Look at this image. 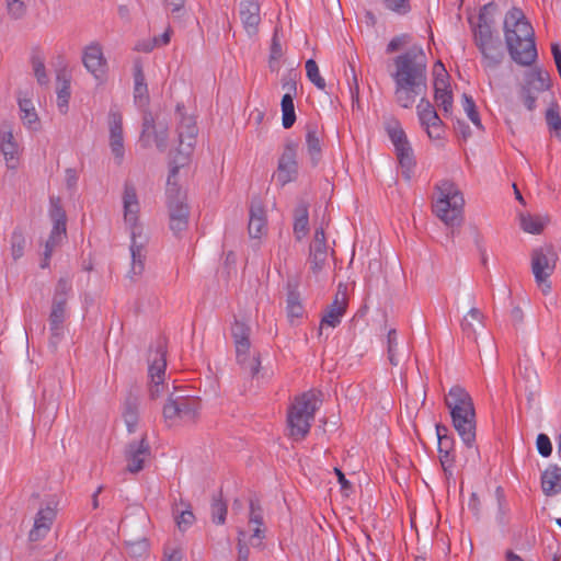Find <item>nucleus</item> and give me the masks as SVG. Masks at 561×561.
Returning a JSON list of instances; mask_svg holds the SVG:
<instances>
[{"label": "nucleus", "instance_id": "41", "mask_svg": "<svg viewBox=\"0 0 561 561\" xmlns=\"http://www.w3.org/2000/svg\"><path fill=\"white\" fill-rule=\"evenodd\" d=\"M142 112V128L139 141L142 147L150 146L151 134L157 129L154 117L148 108H141Z\"/></svg>", "mask_w": 561, "mask_h": 561}, {"label": "nucleus", "instance_id": "54", "mask_svg": "<svg viewBox=\"0 0 561 561\" xmlns=\"http://www.w3.org/2000/svg\"><path fill=\"white\" fill-rule=\"evenodd\" d=\"M70 99V82L65 80L62 87L57 91V106L61 114L68 112V104Z\"/></svg>", "mask_w": 561, "mask_h": 561}, {"label": "nucleus", "instance_id": "26", "mask_svg": "<svg viewBox=\"0 0 561 561\" xmlns=\"http://www.w3.org/2000/svg\"><path fill=\"white\" fill-rule=\"evenodd\" d=\"M67 317V309L51 306L49 313L50 344L56 347L64 333V322Z\"/></svg>", "mask_w": 561, "mask_h": 561}, {"label": "nucleus", "instance_id": "18", "mask_svg": "<svg viewBox=\"0 0 561 561\" xmlns=\"http://www.w3.org/2000/svg\"><path fill=\"white\" fill-rule=\"evenodd\" d=\"M0 150L9 169H15L19 163L20 146L16 142L11 126L7 123L0 127Z\"/></svg>", "mask_w": 561, "mask_h": 561}, {"label": "nucleus", "instance_id": "15", "mask_svg": "<svg viewBox=\"0 0 561 561\" xmlns=\"http://www.w3.org/2000/svg\"><path fill=\"white\" fill-rule=\"evenodd\" d=\"M151 456V447L144 434L140 440H133L125 448V459L127 461V470L130 473H137L144 469L145 461Z\"/></svg>", "mask_w": 561, "mask_h": 561}, {"label": "nucleus", "instance_id": "1", "mask_svg": "<svg viewBox=\"0 0 561 561\" xmlns=\"http://www.w3.org/2000/svg\"><path fill=\"white\" fill-rule=\"evenodd\" d=\"M396 102L403 108H410L415 99L427 90V60L421 46L413 45L407 51L393 58Z\"/></svg>", "mask_w": 561, "mask_h": 561}, {"label": "nucleus", "instance_id": "52", "mask_svg": "<svg viewBox=\"0 0 561 561\" xmlns=\"http://www.w3.org/2000/svg\"><path fill=\"white\" fill-rule=\"evenodd\" d=\"M25 237L21 231H14L11 237V252L13 260H19L24 254Z\"/></svg>", "mask_w": 561, "mask_h": 561}, {"label": "nucleus", "instance_id": "30", "mask_svg": "<svg viewBox=\"0 0 561 561\" xmlns=\"http://www.w3.org/2000/svg\"><path fill=\"white\" fill-rule=\"evenodd\" d=\"M165 354L164 345L160 343L154 354L149 357V376L151 381L163 380L167 367Z\"/></svg>", "mask_w": 561, "mask_h": 561}, {"label": "nucleus", "instance_id": "51", "mask_svg": "<svg viewBox=\"0 0 561 561\" xmlns=\"http://www.w3.org/2000/svg\"><path fill=\"white\" fill-rule=\"evenodd\" d=\"M126 543L135 556H141L147 552L148 542L144 534L130 536V538L126 539Z\"/></svg>", "mask_w": 561, "mask_h": 561}, {"label": "nucleus", "instance_id": "44", "mask_svg": "<svg viewBox=\"0 0 561 561\" xmlns=\"http://www.w3.org/2000/svg\"><path fill=\"white\" fill-rule=\"evenodd\" d=\"M448 78L449 76L444 65L438 60L435 64L434 93L451 91Z\"/></svg>", "mask_w": 561, "mask_h": 561}, {"label": "nucleus", "instance_id": "37", "mask_svg": "<svg viewBox=\"0 0 561 561\" xmlns=\"http://www.w3.org/2000/svg\"><path fill=\"white\" fill-rule=\"evenodd\" d=\"M228 512L227 503L222 500V492L213 495L210 505L211 520L216 525H224Z\"/></svg>", "mask_w": 561, "mask_h": 561}, {"label": "nucleus", "instance_id": "39", "mask_svg": "<svg viewBox=\"0 0 561 561\" xmlns=\"http://www.w3.org/2000/svg\"><path fill=\"white\" fill-rule=\"evenodd\" d=\"M49 216L53 221V228L57 231L58 229L66 228L67 216L61 206L60 198L50 197Z\"/></svg>", "mask_w": 561, "mask_h": 561}, {"label": "nucleus", "instance_id": "61", "mask_svg": "<svg viewBox=\"0 0 561 561\" xmlns=\"http://www.w3.org/2000/svg\"><path fill=\"white\" fill-rule=\"evenodd\" d=\"M520 99L528 111H534L536 108L537 95L535 91H533L529 85H523L519 92Z\"/></svg>", "mask_w": 561, "mask_h": 561}, {"label": "nucleus", "instance_id": "27", "mask_svg": "<svg viewBox=\"0 0 561 561\" xmlns=\"http://www.w3.org/2000/svg\"><path fill=\"white\" fill-rule=\"evenodd\" d=\"M296 82L289 84V92L285 93L282 98V124L285 129H289L296 122V113L294 105V95L296 94Z\"/></svg>", "mask_w": 561, "mask_h": 561}, {"label": "nucleus", "instance_id": "4", "mask_svg": "<svg viewBox=\"0 0 561 561\" xmlns=\"http://www.w3.org/2000/svg\"><path fill=\"white\" fill-rule=\"evenodd\" d=\"M124 219L130 230V274L138 276L145 270V247L147 237L142 234V227L138 224L139 203L136 188L131 184H125L124 195Z\"/></svg>", "mask_w": 561, "mask_h": 561}, {"label": "nucleus", "instance_id": "33", "mask_svg": "<svg viewBox=\"0 0 561 561\" xmlns=\"http://www.w3.org/2000/svg\"><path fill=\"white\" fill-rule=\"evenodd\" d=\"M306 145L312 165H317L322 156L321 142L318 135L317 126L308 125L306 134Z\"/></svg>", "mask_w": 561, "mask_h": 561}, {"label": "nucleus", "instance_id": "34", "mask_svg": "<svg viewBox=\"0 0 561 561\" xmlns=\"http://www.w3.org/2000/svg\"><path fill=\"white\" fill-rule=\"evenodd\" d=\"M19 107L22 113L21 119L23 124L28 129L37 130L41 124L32 101L28 99H19Z\"/></svg>", "mask_w": 561, "mask_h": 561}, {"label": "nucleus", "instance_id": "43", "mask_svg": "<svg viewBox=\"0 0 561 561\" xmlns=\"http://www.w3.org/2000/svg\"><path fill=\"white\" fill-rule=\"evenodd\" d=\"M449 430L446 425L436 424V435L438 440V453H448L454 450L455 439L448 434Z\"/></svg>", "mask_w": 561, "mask_h": 561}, {"label": "nucleus", "instance_id": "32", "mask_svg": "<svg viewBox=\"0 0 561 561\" xmlns=\"http://www.w3.org/2000/svg\"><path fill=\"white\" fill-rule=\"evenodd\" d=\"M520 227L522 229L531 234H539L542 232L545 227L549 224L550 218L548 215L541 216L536 215L533 216L530 214H520Z\"/></svg>", "mask_w": 561, "mask_h": 561}, {"label": "nucleus", "instance_id": "29", "mask_svg": "<svg viewBox=\"0 0 561 561\" xmlns=\"http://www.w3.org/2000/svg\"><path fill=\"white\" fill-rule=\"evenodd\" d=\"M286 288L288 317L299 318L302 316L304 308L300 301V294L298 291V280L296 278H288Z\"/></svg>", "mask_w": 561, "mask_h": 561}, {"label": "nucleus", "instance_id": "17", "mask_svg": "<svg viewBox=\"0 0 561 561\" xmlns=\"http://www.w3.org/2000/svg\"><path fill=\"white\" fill-rule=\"evenodd\" d=\"M110 148L117 164H121L124 154L123 117L118 111L111 110L108 113Z\"/></svg>", "mask_w": 561, "mask_h": 561}, {"label": "nucleus", "instance_id": "20", "mask_svg": "<svg viewBox=\"0 0 561 561\" xmlns=\"http://www.w3.org/2000/svg\"><path fill=\"white\" fill-rule=\"evenodd\" d=\"M328 245L325 239V232L322 227L316 229L313 241L310 244L309 262L311 271L317 274L319 273L327 261Z\"/></svg>", "mask_w": 561, "mask_h": 561}, {"label": "nucleus", "instance_id": "57", "mask_svg": "<svg viewBox=\"0 0 561 561\" xmlns=\"http://www.w3.org/2000/svg\"><path fill=\"white\" fill-rule=\"evenodd\" d=\"M423 127H425L426 134L431 139H442L444 136V123L439 116L435 121L431 119L428 125H423Z\"/></svg>", "mask_w": 561, "mask_h": 561}, {"label": "nucleus", "instance_id": "53", "mask_svg": "<svg viewBox=\"0 0 561 561\" xmlns=\"http://www.w3.org/2000/svg\"><path fill=\"white\" fill-rule=\"evenodd\" d=\"M7 12L13 20H21L26 14V4L22 0H5Z\"/></svg>", "mask_w": 561, "mask_h": 561}, {"label": "nucleus", "instance_id": "56", "mask_svg": "<svg viewBox=\"0 0 561 561\" xmlns=\"http://www.w3.org/2000/svg\"><path fill=\"white\" fill-rule=\"evenodd\" d=\"M386 9L399 14L405 15L411 11L410 0H383Z\"/></svg>", "mask_w": 561, "mask_h": 561}, {"label": "nucleus", "instance_id": "3", "mask_svg": "<svg viewBox=\"0 0 561 561\" xmlns=\"http://www.w3.org/2000/svg\"><path fill=\"white\" fill-rule=\"evenodd\" d=\"M455 430L463 444L471 448L476 443V411L470 394L460 386L450 388L445 397Z\"/></svg>", "mask_w": 561, "mask_h": 561}, {"label": "nucleus", "instance_id": "36", "mask_svg": "<svg viewBox=\"0 0 561 561\" xmlns=\"http://www.w3.org/2000/svg\"><path fill=\"white\" fill-rule=\"evenodd\" d=\"M123 419L125 421L128 433H134L136 431L139 419L138 402L136 398H127L123 411Z\"/></svg>", "mask_w": 561, "mask_h": 561}, {"label": "nucleus", "instance_id": "11", "mask_svg": "<svg viewBox=\"0 0 561 561\" xmlns=\"http://www.w3.org/2000/svg\"><path fill=\"white\" fill-rule=\"evenodd\" d=\"M197 133L195 119L192 116L183 115L178 126L179 148L171 162V168H176V172L188 162Z\"/></svg>", "mask_w": 561, "mask_h": 561}, {"label": "nucleus", "instance_id": "42", "mask_svg": "<svg viewBox=\"0 0 561 561\" xmlns=\"http://www.w3.org/2000/svg\"><path fill=\"white\" fill-rule=\"evenodd\" d=\"M416 110H417V116H419V119H420V123L421 125H428V122L431 119H437V112L435 110V107L433 106V104L430 102L428 99H426L425 96H422L417 106H416Z\"/></svg>", "mask_w": 561, "mask_h": 561}, {"label": "nucleus", "instance_id": "22", "mask_svg": "<svg viewBox=\"0 0 561 561\" xmlns=\"http://www.w3.org/2000/svg\"><path fill=\"white\" fill-rule=\"evenodd\" d=\"M239 14L245 32L249 35L256 34L261 22L259 2L256 0H241Z\"/></svg>", "mask_w": 561, "mask_h": 561}, {"label": "nucleus", "instance_id": "6", "mask_svg": "<svg viewBox=\"0 0 561 561\" xmlns=\"http://www.w3.org/2000/svg\"><path fill=\"white\" fill-rule=\"evenodd\" d=\"M438 197L433 203V213L450 228L459 227L463 220L465 199L462 193L450 181L436 185Z\"/></svg>", "mask_w": 561, "mask_h": 561}, {"label": "nucleus", "instance_id": "21", "mask_svg": "<svg viewBox=\"0 0 561 561\" xmlns=\"http://www.w3.org/2000/svg\"><path fill=\"white\" fill-rule=\"evenodd\" d=\"M346 293H341L339 290L337 294L335 295L333 302L328 306L327 311L321 319L319 336L322 335V329L324 325L335 328L341 323V318L344 316L346 311Z\"/></svg>", "mask_w": 561, "mask_h": 561}, {"label": "nucleus", "instance_id": "62", "mask_svg": "<svg viewBox=\"0 0 561 561\" xmlns=\"http://www.w3.org/2000/svg\"><path fill=\"white\" fill-rule=\"evenodd\" d=\"M411 42V36L409 34H401L394 36L387 45L386 53L392 54L398 51L403 46L408 45Z\"/></svg>", "mask_w": 561, "mask_h": 561}, {"label": "nucleus", "instance_id": "13", "mask_svg": "<svg viewBox=\"0 0 561 561\" xmlns=\"http://www.w3.org/2000/svg\"><path fill=\"white\" fill-rule=\"evenodd\" d=\"M559 255L553 244L548 243L531 251V271L535 280L540 283L550 277L557 266Z\"/></svg>", "mask_w": 561, "mask_h": 561}, {"label": "nucleus", "instance_id": "60", "mask_svg": "<svg viewBox=\"0 0 561 561\" xmlns=\"http://www.w3.org/2000/svg\"><path fill=\"white\" fill-rule=\"evenodd\" d=\"M536 447L542 457L547 458L552 454V444L549 436L545 433L538 434L536 438Z\"/></svg>", "mask_w": 561, "mask_h": 561}, {"label": "nucleus", "instance_id": "59", "mask_svg": "<svg viewBox=\"0 0 561 561\" xmlns=\"http://www.w3.org/2000/svg\"><path fill=\"white\" fill-rule=\"evenodd\" d=\"M434 98L437 105L443 108L446 115L451 113L454 102L451 91L434 93Z\"/></svg>", "mask_w": 561, "mask_h": 561}, {"label": "nucleus", "instance_id": "50", "mask_svg": "<svg viewBox=\"0 0 561 561\" xmlns=\"http://www.w3.org/2000/svg\"><path fill=\"white\" fill-rule=\"evenodd\" d=\"M32 67L37 82L41 85L48 83V77L46 75L45 64L43 57L38 54H33L31 57Z\"/></svg>", "mask_w": 561, "mask_h": 561}, {"label": "nucleus", "instance_id": "23", "mask_svg": "<svg viewBox=\"0 0 561 561\" xmlns=\"http://www.w3.org/2000/svg\"><path fill=\"white\" fill-rule=\"evenodd\" d=\"M249 524L255 525V527L253 528V534L250 537V541L253 547H260L262 546V540L265 538V528H262V526L264 525L263 508L257 497H251L249 501Z\"/></svg>", "mask_w": 561, "mask_h": 561}, {"label": "nucleus", "instance_id": "24", "mask_svg": "<svg viewBox=\"0 0 561 561\" xmlns=\"http://www.w3.org/2000/svg\"><path fill=\"white\" fill-rule=\"evenodd\" d=\"M134 102L139 110L148 108L150 102L148 85L139 61L134 65Z\"/></svg>", "mask_w": 561, "mask_h": 561}, {"label": "nucleus", "instance_id": "31", "mask_svg": "<svg viewBox=\"0 0 561 561\" xmlns=\"http://www.w3.org/2000/svg\"><path fill=\"white\" fill-rule=\"evenodd\" d=\"M523 85H529V88L537 93L543 92L550 88V75L548 71L535 67L526 73L525 83Z\"/></svg>", "mask_w": 561, "mask_h": 561}, {"label": "nucleus", "instance_id": "9", "mask_svg": "<svg viewBox=\"0 0 561 561\" xmlns=\"http://www.w3.org/2000/svg\"><path fill=\"white\" fill-rule=\"evenodd\" d=\"M385 130L391 140L398 161L403 169L402 175L405 180L411 179V171L415 167L413 149L398 119L391 118L385 123Z\"/></svg>", "mask_w": 561, "mask_h": 561}, {"label": "nucleus", "instance_id": "5", "mask_svg": "<svg viewBox=\"0 0 561 561\" xmlns=\"http://www.w3.org/2000/svg\"><path fill=\"white\" fill-rule=\"evenodd\" d=\"M321 397L320 391L309 390L297 396L288 408L287 424L295 440H301L308 435L316 411L322 402Z\"/></svg>", "mask_w": 561, "mask_h": 561}, {"label": "nucleus", "instance_id": "25", "mask_svg": "<svg viewBox=\"0 0 561 561\" xmlns=\"http://www.w3.org/2000/svg\"><path fill=\"white\" fill-rule=\"evenodd\" d=\"M266 229V216L261 203H252L250 207V219L248 225L251 238H261Z\"/></svg>", "mask_w": 561, "mask_h": 561}, {"label": "nucleus", "instance_id": "47", "mask_svg": "<svg viewBox=\"0 0 561 561\" xmlns=\"http://www.w3.org/2000/svg\"><path fill=\"white\" fill-rule=\"evenodd\" d=\"M462 106L469 119L473 123V125L479 129H483L476 103L473 99L466 93L462 95Z\"/></svg>", "mask_w": 561, "mask_h": 561}, {"label": "nucleus", "instance_id": "63", "mask_svg": "<svg viewBox=\"0 0 561 561\" xmlns=\"http://www.w3.org/2000/svg\"><path fill=\"white\" fill-rule=\"evenodd\" d=\"M283 55V49H282V45H280V42L277 37V34L275 33L273 38H272V44H271V53H270V68L271 70H275V66H274V62H277L278 59L282 57Z\"/></svg>", "mask_w": 561, "mask_h": 561}, {"label": "nucleus", "instance_id": "28", "mask_svg": "<svg viewBox=\"0 0 561 561\" xmlns=\"http://www.w3.org/2000/svg\"><path fill=\"white\" fill-rule=\"evenodd\" d=\"M541 488L548 496L561 492V467L553 465L543 471L541 474Z\"/></svg>", "mask_w": 561, "mask_h": 561}, {"label": "nucleus", "instance_id": "7", "mask_svg": "<svg viewBox=\"0 0 561 561\" xmlns=\"http://www.w3.org/2000/svg\"><path fill=\"white\" fill-rule=\"evenodd\" d=\"M176 168H171L167 180V206L169 214V227L180 236L188 227L190 207L186 203V193L181 190L175 181Z\"/></svg>", "mask_w": 561, "mask_h": 561}, {"label": "nucleus", "instance_id": "38", "mask_svg": "<svg viewBox=\"0 0 561 561\" xmlns=\"http://www.w3.org/2000/svg\"><path fill=\"white\" fill-rule=\"evenodd\" d=\"M496 11H497V4L496 3L489 2V3L484 4L480 9V12H479V15H478V24L473 26V31L474 30H481V27L483 25H486V26H489V31L490 32H494L493 31V26L495 24L494 14L496 13Z\"/></svg>", "mask_w": 561, "mask_h": 561}, {"label": "nucleus", "instance_id": "19", "mask_svg": "<svg viewBox=\"0 0 561 561\" xmlns=\"http://www.w3.org/2000/svg\"><path fill=\"white\" fill-rule=\"evenodd\" d=\"M55 518L56 510L50 504L44 508H41L36 513L33 528L28 533V540L36 542L44 539L49 533Z\"/></svg>", "mask_w": 561, "mask_h": 561}, {"label": "nucleus", "instance_id": "12", "mask_svg": "<svg viewBox=\"0 0 561 561\" xmlns=\"http://www.w3.org/2000/svg\"><path fill=\"white\" fill-rule=\"evenodd\" d=\"M162 412L165 422L173 423L175 420L194 422L198 414V402L194 398H174L170 394Z\"/></svg>", "mask_w": 561, "mask_h": 561}, {"label": "nucleus", "instance_id": "49", "mask_svg": "<svg viewBox=\"0 0 561 561\" xmlns=\"http://www.w3.org/2000/svg\"><path fill=\"white\" fill-rule=\"evenodd\" d=\"M306 72L308 79L320 90H323L325 88V81L320 76L319 67L317 62L313 59H308L306 61Z\"/></svg>", "mask_w": 561, "mask_h": 561}, {"label": "nucleus", "instance_id": "45", "mask_svg": "<svg viewBox=\"0 0 561 561\" xmlns=\"http://www.w3.org/2000/svg\"><path fill=\"white\" fill-rule=\"evenodd\" d=\"M482 320L483 313L477 308H471L468 316L461 321V329L468 336L473 335L476 333L473 321L482 324Z\"/></svg>", "mask_w": 561, "mask_h": 561}, {"label": "nucleus", "instance_id": "2", "mask_svg": "<svg viewBox=\"0 0 561 561\" xmlns=\"http://www.w3.org/2000/svg\"><path fill=\"white\" fill-rule=\"evenodd\" d=\"M504 36L507 51L519 66H531L538 57L535 32L518 8L511 9L504 20Z\"/></svg>", "mask_w": 561, "mask_h": 561}, {"label": "nucleus", "instance_id": "48", "mask_svg": "<svg viewBox=\"0 0 561 561\" xmlns=\"http://www.w3.org/2000/svg\"><path fill=\"white\" fill-rule=\"evenodd\" d=\"M546 124L548 126V129L550 133L556 131L557 129H560L561 127V116L559 113V105L558 103L553 102L545 114Z\"/></svg>", "mask_w": 561, "mask_h": 561}, {"label": "nucleus", "instance_id": "14", "mask_svg": "<svg viewBox=\"0 0 561 561\" xmlns=\"http://www.w3.org/2000/svg\"><path fill=\"white\" fill-rule=\"evenodd\" d=\"M298 144L295 141H287L284 151L278 160L277 171L274 174L276 182L280 186L294 181L298 173V165L296 161Z\"/></svg>", "mask_w": 561, "mask_h": 561}, {"label": "nucleus", "instance_id": "16", "mask_svg": "<svg viewBox=\"0 0 561 561\" xmlns=\"http://www.w3.org/2000/svg\"><path fill=\"white\" fill-rule=\"evenodd\" d=\"M82 62L96 80L104 81L107 72V61L99 43L93 42L83 49Z\"/></svg>", "mask_w": 561, "mask_h": 561}, {"label": "nucleus", "instance_id": "10", "mask_svg": "<svg viewBox=\"0 0 561 561\" xmlns=\"http://www.w3.org/2000/svg\"><path fill=\"white\" fill-rule=\"evenodd\" d=\"M474 44L482 55V64L485 69H496L503 61L505 54L502 42L489 26L483 25L481 30H474Z\"/></svg>", "mask_w": 561, "mask_h": 561}, {"label": "nucleus", "instance_id": "46", "mask_svg": "<svg viewBox=\"0 0 561 561\" xmlns=\"http://www.w3.org/2000/svg\"><path fill=\"white\" fill-rule=\"evenodd\" d=\"M387 353L391 365L397 366L400 363L398 353V334L396 329H390L387 334Z\"/></svg>", "mask_w": 561, "mask_h": 561}, {"label": "nucleus", "instance_id": "55", "mask_svg": "<svg viewBox=\"0 0 561 561\" xmlns=\"http://www.w3.org/2000/svg\"><path fill=\"white\" fill-rule=\"evenodd\" d=\"M159 151L164 152L168 148L169 129L167 126H159L151 134Z\"/></svg>", "mask_w": 561, "mask_h": 561}, {"label": "nucleus", "instance_id": "64", "mask_svg": "<svg viewBox=\"0 0 561 561\" xmlns=\"http://www.w3.org/2000/svg\"><path fill=\"white\" fill-rule=\"evenodd\" d=\"M175 520L179 529L185 530L194 523L195 516L191 508H186L182 511L180 514H176Z\"/></svg>", "mask_w": 561, "mask_h": 561}, {"label": "nucleus", "instance_id": "35", "mask_svg": "<svg viewBox=\"0 0 561 561\" xmlns=\"http://www.w3.org/2000/svg\"><path fill=\"white\" fill-rule=\"evenodd\" d=\"M71 290L72 285L70 278L68 276L60 277L55 286L51 306L66 308Z\"/></svg>", "mask_w": 561, "mask_h": 561}, {"label": "nucleus", "instance_id": "40", "mask_svg": "<svg viewBox=\"0 0 561 561\" xmlns=\"http://www.w3.org/2000/svg\"><path fill=\"white\" fill-rule=\"evenodd\" d=\"M526 373L527 375L525 378L529 383L526 387L527 405L528 409H533L534 404L540 396V382L536 371H528V369H526Z\"/></svg>", "mask_w": 561, "mask_h": 561}, {"label": "nucleus", "instance_id": "58", "mask_svg": "<svg viewBox=\"0 0 561 561\" xmlns=\"http://www.w3.org/2000/svg\"><path fill=\"white\" fill-rule=\"evenodd\" d=\"M67 236V228L58 229L57 231L55 228H51L49 238L47 239L45 243V251H49V253H53L54 249L58 247L62 239Z\"/></svg>", "mask_w": 561, "mask_h": 561}, {"label": "nucleus", "instance_id": "8", "mask_svg": "<svg viewBox=\"0 0 561 561\" xmlns=\"http://www.w3.org/2000/svg\"><path fill=\"white\" fill-rule=\"evenodd\" d=\"M250 332L251 329L244 322L236 319L232 328L231 335L236 346L237 363L241 369L248 373L251 377H255L261 368L260 355L250 357Z\"/></svg>", "mask_w": 561, "mask_h": 561}]
</instances>
